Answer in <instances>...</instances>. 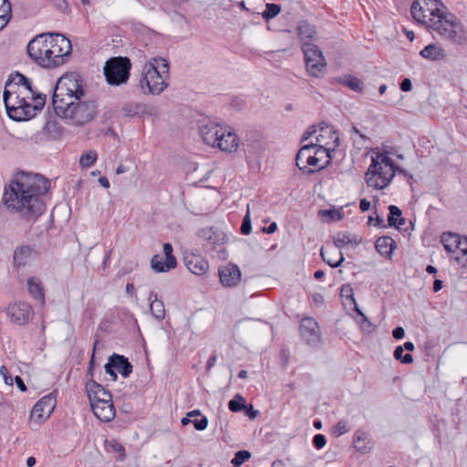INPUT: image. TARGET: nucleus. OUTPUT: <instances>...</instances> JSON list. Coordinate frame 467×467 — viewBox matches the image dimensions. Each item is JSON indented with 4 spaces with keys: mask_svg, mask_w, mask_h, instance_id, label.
<instances>
[{
    "mask_svg": "<svg viewBox=\"0 0 467 467\" xmlns=\"http://www.w3.org/2000/svg\"><path fill=\"white\" fill-rule=\"evenodd\" d=\"M55 113L74 126H83L95 119L97 102L84 89V81L76 72L63 75L57 82L52 97Z\"/></svg>",
    "mask_w": 467,
    "mask_h": 467,
    "instance_id": "f257e3e1",
    "label": "nucleus"
},
{
    "mask_svg": "<svg viewBox=\"0 0 467 467\" xmlns=\"http://www.w3.org/2000/svg\"><path fill=\"white\" fill-rule=\"evenodd\" d=\"M49 182L37 173L21 172L5 186L3 195L7 210L28 222H35L45 211L44 195Z\"/></svg>",
    "mask_w": 467,
    "mask_h": 467,
    "instance_id": "f03ea898",
    "label": "nucleus"
},
{
    "mask_svg": "<svg viewBox=\"0 0 467 467\" xmlns=\"http://www.w3.org/2000/svg\"><path fill=\"white\" fill-rule=\"evenodd\" d=\"M410 13L419 24L436 33L441 39L458 46L467 42L462 24L447 11L440 0H415Z\"/></svg>",
    "mask_w": 467,
    "mask_h": 467,
    "instance_id": "7ed1b4c3",
    "label": "nucleus"
},
{
    "mask_svg": "<svg viewBox=\"0 0 467 467\" xmlns=\"http://www.w3.org/2000/svg\"><path fill=\"white\" fill-rule=\"evenodd\" d=\"M3 99L7 115L16 121L35 117L46 103V96L26 97L8 84H5Z\"/></svg>",
    "mask_w": 467,
    "mask_h": 467,
    "instance_id": "20e7f679",
    "label": "nucleus"
},
{
    "mask_svg": "<svg viewBox=\"0 0 467 467\" xmlns=\"http://www.w3.org/2000/svg\"><path fill=\"white\" fill-rule=\"evenodd\" d=\"M169 63L162 57H153L143 66L140 87L145 95H160L168 87Z\"/></svg>",
    "mask_w": 467,
    "mask_h": 467,
    "instance_id": "39448f33",
    "label": "nucleus"
},
{
    "mask_svg": "<svg viewBox=\"0 0 467 467\" xmlns=\"http://www.w3.org/2000/svg\"><path fill=\"white\" fill-rule=\"evenodd\" d=\"M200 135L207 145L218 148L222 151L234 152L239 145L237 135L217 122L203 123L200 127Z\"/></svg>",
    "mask_w": 467,
    "mask_h": 467,
    "instance_id": "423d86ee",
    "label": "nucleus"
},
{
    "mask_svg": "<svg viewBox=\"0 0 467 467\" xmlns=\"http://www.w3.org/2000/svg\"><path fill=\"white\" fill-rule=\"evenodd\" d=\"M365 176L368 186L378 190L386 188L395 176L392 160L384 154L377 155L372 158Z\"/></svg>",
    "mask_w": 467,
    "mask_h": 467,
    "instance_id": "0eeeda50",
    "label": "nucleus"
},
{
    "mask_svg": "<svg viewBox=\"0 0 467 467\" xmlns=\"http://www.w3.org/2000/svg\"><path fill=\"white\" fill-rule=\"evenodd\" d=\"M130 60L125 57L109 58L104 66L106 81L112 86L125 84L130 78Z\"/></svg>",
    "mask_w": 467,
    "mask_h": 467,
    "instance_id": "6e6552de",
    "label": "nucleus"
},
{
    "mask_svg": "<svg viewBox=\"0 0 467 467\" xmlns=\"http://www.w3.org/2000/svg\"><path fill=\"white\" fill-rule=\"evenodd\" d=\"M48 33L41 34L33 38L27 45L28 56L43 67L52 68L55 62L50 52Z\"/></svg>",
    "mask_w": 467,
    "mask_h": 467,
    "instance_id": "1a4fd4ad",
    "label": "nucleus"
},
{
    "mask_svg": "<svg viewBox=\"0 0 467 467\" xmlns=\"http://www.w3.org/2000/svg\"><path fill=\"white\" fill-rule=\"evenodd\" d=\"M306 69L309 76L320 78L327 67V61L321 49L311 42L302 46Z\"/></svg>",
    "mask_w": 467,
    "mask_h": 467,
    "instance_id": "9d476101",
    "label": "nucleus"
},
{
    "mask_svg": "<svg viewBox=\"0 0 467 467\" xmlns=\"http://www.w3.org/2000/svg\"><path fill=\"white\" fill-rule=\"evenodd\" d=\"M50 46H52L50 52L55 62V67L64 65L68 61L71 52L72 45L68 38L57 33H48Z\"/></svg>",
    "mask_w": 467,
    "mask_h": 467,
    "instance_id": "9b49d317",
    "label": "nucleus"
},
{
    "mask_svg": "<svg viewBox=\"0 0 467 467\" xmlns=\"http://www.w3.org/2000/svg\"><path fill=\"white\" fill-rule=\"evenodd\" d=\"M331 154L327 153L323 149L313 152V156L305 158V161H297L296 166L306 174H313L325 169L331 161Z\"/></svg>",
    "mask_w": 467,
    "mask_h": 467,
    "instance_id": "f8f14e48",
    "label": "nucleus"
},
{
    "mask_svg": "<svg viewBox=\"0 0 467 467\" xmlns=\"http://www.w3.org/2000/svg\"><path fill=\"white\" fill-rule=\"evenodd\" d=\"M56 407V398L53 394H48L40 399L33 407L30 415V421L40 425L46 420Z\"/></svg>",
    "mask_w": 467,
    "mask_h": 467,
    "instance_id": "ddd939ff",
    "label": "nucleus"
},
{
    "mask_svg": "<svg viewBox=\"0 0 467 467\" xmlns=\"http://www.w3.org/2000/svg\"><path fill=\"white\" fill-rule=\"evenodd\" d=\"M316 144L330 154L339 146V136L333 127L326 125L319 129V133L316 137Z\"/></svg>",
    "mask_w": 467,
    "mask_h": 467,
    "instance_id": "4468645a",
    "label": "nucleus"
},
{
    "mask_svg": "<svg viewBox=\"0 0 467 467\" xmlns=\"http://www.w3.org/2000/svg\"><path fill=\"white\" fill-rule=\"evenodd\" d=\"M299 331L302 339L309 346H317L321 340L318 324L312 317L301 320Z\"/></svg>",
    "mask_w": 467,
    "mask_h": 467,
    "instance_id": "2eb2a0df",
    "label": "nucleus"
},
{
    "mask_svg": "<svg viewBox=\"0 0 467 467\" xmlns=\"http://www.w3.org/2000/svg\"><path fill=\"white\" fill-rule=\"evenodd\" d=\"M7 314L15 323L24 325L32 318L33 310L28 303L16 302L9 306Z\"/></svg>",
    "mask_w": 467,
    "mask_h": 467,
    "instance_id": "dca6fc26",
    "label": "nucleus"
},
{
    "mask_svg": "<svg viewBox=\"0 0 467 467\" xmlns=\"http://www.w3.org/2000/svg\"><path fill=\"white\" fill-rule=\"evenodd\" d=\"M241 270L234 264H227L219 268V277L221 284L224 287H233L241 281Z\"/></svg>",
    "mask_w": 467,
    "mask_h": 467,
    "instance_id": "f3484780",
    "label": "nucleus"
},
{
    "mask_svg": "<svg viewBox=\"0 0 467 467\" xmlns=\"http://www.w3.org/2000/svg\"><path fill=\"white\" fill-rule=\"evenodd\" d=\"M86 390L90 405L112 400L111 394L106 390L102 385L93 379L87 382Z\"/></svg>",
    "mask_w": 467,
    "mask_h": 467,
    "instance_id": "a211bd4d",
    "label": "nucleus"
},
{
    "mask_svg": "<svg viewBox=\"0 0 467 467\" xmlns=\"http://www.w3.org/2000/svg\"><path fill=\"white\" fill-rule=\"evenodd\" d=\"M183 261L188 270L196 275H202L209 269L208 262L199 254H186Z\"/></svg>",
    "mask_w": 467,
    "mask_h": 467,
    "instance_id": "6ab92c4d",
    "label": "nucleus"
},
{
    "mask_svg": "<svg viewBox=\"0 0 467 467\" xmlns=\"http://www.w3.org/2000/svg\"><path fill=\"white\" fill-rule=\"evenodd\" d=\"M199 236L206 241L209 244L215 247L222 245L226 242V234L214 227H206L199 232Z\"/></svg>",
    "mask_w": 467,
    "mask_h": 467,
    "instance_id": "aec40b11",
    "label": "nucleus"
},
{
    "mask_svg": "<svg viewBox=\"0 0 467 467\" xmlns=\"http://www.w3.org/2000/svg\"><path fill=\"white\" fill-rule=\"evenodd\" d=\"M94 415L101 421L109 422L115 417V408L112 400L90 405Z\"/></svg>",
    "mask_w": 467,
    "mask_h": 467,
    "instance_id": "412c9836",
    "label": "nucleus"
},
{
    "mask_svg": "<svg viewBox=\"0 0 467 467\" xmlns=\"http://www.w3.org/2000/svg\"><path fill=\"white\" fill-rule=\"evenodd\" d=\"M36 252L29 245H21L14 251L13 262L16 267H24L32 260Z\"/></svg>",
    "mask_w": 467,
    "mask_h": 467,
    "instance_id": "4be33fe9",
    "label": "nucleus"
},
{
    "mask_svg": "<svg viewBox=\"0 0 467 467\" xmlns=\"http://www.w3.org/2000/svg\"><path fill=\"white\" fill-rule=\"evenodd\" d=\"M353 443L356 451L362 454L368 453L373 447L370 435L360 430L354 433Z\"/></svg>",
    "mask_w": 467,
    "mask_h": 467,
    "instance_id": "5701e85b",
    "label": "nucleus"
},
{
    "mask_svg": "<svg viewBox=\"0 0 467 467\" xmlns=\"http://www.w3.org/2000/svg\"><path fill=\"white\" fill-rule=\"evenodd\" d=\"M296 31L302 45L305 42H311L317 39L316 26L306 21H301L296 27Z\"/></svg>",
    "mask_w": 467,
    "mask_h": 467,
    "instance_id": "b1692460",
    "label": "nucleus"
},
{
    "mask_svg": "<svg viewBox=\"0 0 467 467\" xmlns=\"http://www.w3.org/2000/svg\"><path fill=\"white\" fill-rule=\"evenodd\" d=\"M148 300L150 301V311L151 315L159 321L165 317V307L162 300L158 298V294L150 291Z\"/></svg>",
    "mask_w": 467,
    "mask_h": 467,
    "instance_id": "393cba45",
    "label": "nucleus"
},
{
    "mask_svg": "<svg viewBox=\"0 0 467 467\" xmlns=\"http://www.w3.org/2000/svg\"><path fill=\"white\" fill-rule=\"evenodd\" d=\"M109 361L112 362L115 369L118 370L124 378H127L131 374L132 365L124 356L114 353L109 357Z\"/></svg>",
    "mask_w": 467,
    "mask_h": 467,
    "instance_id": "a878e982",
    "label": "nucleus"
},
{
    "mask_svg": "<svg viewBox=\"0 0 467 467\" xmlns=\"http://www.w3.org/2000/svg\"><path fill=\"white\" fill-rule=\"evenodd\" d=\"M27 289L31 296L39 302L41 306L45 304V291L42 282L36 277L27 279Z\"/></svg>",
    "mask_w": 467,
    "mask_h": 467,
    "instance_id": "bb28decb",
    "label": "nucleus"
},
{
    "mask_svg": "<svg viewBox=\"0 0 467 467\" xmlns=\"http://www.w3.org/2000/svg\"><path fill=\"white\" fill-rule=\"evenodd\" d=\"M375 247L381 255L390 257L396 248V242L389 236H381L377 239Z\"/></svg>",
    "mask_w": 467,
    "mask_h": 467,
    "instance_id": "cd10ccee",
    "label": "nucleus"
},
{
    "mask_svg": "<svg viewBox=\"0 0 467 467\" xmlns=\"http://www.w3.org/2000/svg\"><path fill=\"white\" fill-rule=\"evenodd\" d=\"M420 55L427 59L439 61L445 57V50L435 44H430L426 46L420 52Z\"/></svg>",
    "mask_w": 467,
    "mask_h": 467,
    "instance_id": "c85d7f7f",
    "label": "nucleus"
},
{
    "mask_svg": "<svg viewBox=\"0 0 467 467\" xmlns=\"http://www.w3.org/2000/svg\"><path fill=\"white\" fill-rule=\"evenodd\" d=\"M461 235L454 233H444L441 237V241L444 249L450 254L457 253V245L460 244Z\"/></svg>",
    "mask_w": 467,
    "mask_h": 467,
    "instance_id": "c756f323",
    "label": "nucleus"
},
{
    "mask_svg": "<svg viewBox=\"0 0 467 467\" xmlns=\"http://www.w3.org/2000/svg\"><path fill=\"white\" fill-rule=\"evenodd\" d=\"M361 243V238L356 235H351L347 233H337L334 237V248L340 249L347 244L358 245Z\"/></svg>",
    "mask_w": 467,
    "mask_h": 467,
    "instance_id": "7c9ffc66",
    "label": "nucleus"
},
{
    "mask_svg": "<svg viewBox=\"0 0 467 467\" xmlns=\"http://www.w3.org/2000/svg\"><path fill=\"white\" fill-rule=\"evenodd\" d=\"M337 253V251L334 247L332 249H327V250H324V248L322 247L320 250V255H321L323 261H325L328 265H330L333 268H337V267L340 266L345 260L344 255L341 252H338V254H339L338 260H334L332 258V255Z\"/></svg>",
    "mask_w": 467,
    "mask_h": 467,
    "instance_id": "2f4dec72",
    "label": "nucleus"
},
{
    "mask_svg": "<svg viewBox=\"0 0 467 467\" xmlns=\"http://www.w3.org/2000/svg\"><path fill=\"white\" fill-rule=\"evenodd\" d=\"M389 214L388 217V223L389 226H395L400 228L405 224V219L401 217V210L396 205L389 206Z\"/></svg>",
    "mask_w": 467,
    "mask_h": 467,
    "instance_id": "473e14b6",
    "label": "nucleus"
},
{
    "mask_svg": "<svg viewBox=\"0 0 467 467\" xmlns=\"http://www.w3.org/2000/svg\"><path fill=\"white\" fill-rule=\"evenodd\" d=\"M121 112L129 117L142 115L146 112V106L140 103H127L121 108Z\"/></svg>",
    "mask_w": 467,
    "mask_h": 467,
    "instance_id": "72a5a7b5",
    "label": "nucleus"
},
{
    "mask_svg": "<svg viewBox=\"0 0 467 467\" xmlns=\"http://www.w3.org/2000/svg\"><path fill=\"white\" fill-rule=\"evenodd\" d=\"M9 87H14L18 92L26 97H37L45 96L44 94L37 93L32 88V81L26 77V81H23L22 85L15 86L14 84H8Z\"/></svg>",
    "mask_w": 467,
    "mask_h": 467,
    "instance_id": "f704fd0d",
    "label": "nucleus"
},
{
    "mask_svg": "<svg viewBox=\"0 0 467 467\" xmlns=\"http://www.w3.org/2000/svg\"><path fill=\"white\" fill-rule=\"evenodd\" d=\"M338 82L348 87L351 90L360 92L363 89V83L356 77L347 75L338 78Z\"/></svg>",
    "mask_w": 467,
    "mask_h": 467,
    "instance_id": "c9c22d12",
    "label": "nucleus"
},
{
    "mask_svg": "<svg viewBox=\"0 0 467 467\" xmlns=\"http://www.w3.org/2000/svg\"><path fill=\"white\" fill-rule=\"evenodd\" d=\"M43 130L52 139H57L62 135V127L56 120H47Z\"/></svg>",
    "mask_w": 467,
    "mask_h": 467,
    "instance_id": "e433bc0d",
    "label": "nucleus"
},
{
    "mask_svg": "<svg viewBox=\"0 0 467 467\" xmlns=\"http://www.w3.org/2000/svg\"><path fill=\"white\" fill-rule=\"evenodd\" d=\"M317 150H321V148L313 142L303 145L296 154V162L305 161V158H308V156H313V152Z\"/></svg>",
    "mask_w": 467,
    "mask_h": 467,
    "instance_id": "4c0bfd02",
    "label": "nucleus"
},
{
    "mask_svg": "<svg viewBox=\"0 0 467 467\" xmlns=\"http://www.w3.org/2000/svg\"><path fill=\"white\" fill-rule=\"evenodd\" d=\"M151 268L157 273L168 272L167 260L160 254H155L150 260Z\"/></svg>",
    "mask_w": 467,
    "mask_h": 467,
    "instance_id": "58836bf2",
    "label": "nucleus"
},
{
    "mask_svg": "<svg viewBox=\"0 0 467 467\" xmlns=\"http://www.w3.org/2000/svg\"><path fill=\"white\" fill-rule=\"evenodd\" d=\"M228 408L233 412L243 410L244 408H246L244 398L240 394H236L234 399L229 401Z\"/></svg>",
    "mask_w": 467,
    "mask_h": 467,
    "instance_id": "ea45409f",
    "label": "nucleus"
},
{
    "mask_svg": "<svg viewBox=\"0 0 467 467\" xmlns=\"http://www.w3.org/2000/svg\"><path fill=\"white\" fill-rule=\"evenodd\" d=\"M98 155L95 150H88L84 152L79 160V164L83 168L91 167L97 161Z\"/></svg>",
    "mask_w": 467,
    "mask_h": 467,
    "instance_id": "a19ab883",
    "label": "nucleus"
},
{
    "mask_svg": "<svg viewBox=\"0 0 467 467\" xmlns=\"http://www.w3.org/2000/svg\"><path fill=\"white\" fill-rule=\"evenodd\" d=\"M163 254L165 259L167 260L168 268H175L177 265V261L172 254V246L171 244L166 243L163 244Z\"/></svg>",
    "mask_w": 467,
    "mask_h": 467,
    "instance_id": "79ce46f5",
    "label": "nucleus"
},
{
    "mask_svg": "<svg viewBox=\"0 0 467 467\" xmlns=\"http://www.w3.org/2000/svg\"><path fill=\"white\" fill-rule=\"evenodd\" d=\"M106 447L107 450L109 451L119 453L120 460H123L125 458V449L116 440L106 441Z\"/></svg>",
    "mask_w": 467,
    "mask_h": 467,
    "instance_id": "37998d69",
    "label": "nucleus"
},
{
    "mask_svg": "<svg viewBox=\"0 0 467 467\" xmlns=\"http://www.w3.org/2000/svg\"><path fill=\"white\" fill-rule=\"evenodd\" d=\"M404 348L402 346L396 347L393 356L397 360L403 364H410L413 362V357L410 354L403 355Z\"/></svg>",
    "mask_w": 467,
    "mask_h": 467,
    "instance_id": "c03bdc74",
    "label": "nucleus"
},
{
    "mask_svg": "<svg viewBox=\"0 0 467 467\" xmlns=\"http://www.w3.org/2000/svg\"><path fill=\"white\" fill-rule=\"evenodd\" d=\"M350 431L348 423L345 420H339L332 429V434L335 437H339Z\"/></svg>",
    "mask_w": 467,
    "mask_h": 467,
    "instance_id": "a18cd8bd",
    "label": "nucleus"
},
{
    "mask_svg": "<svg viewBox=\"0 0 467 467\" xmlns=\"http://www.w3.org/2000/svg\"><path fill=\"white\" fill-rule=\"evenodd\" d=\"M250 457L251 453L248 451H238L235 452L234 457L232 459L231 462L234 467H237L245 462Z\"/></svg>",
    "mask_w": 467,
    "mask_h": 467,
    "instance_id": "49530a36",
    "label": "nucleus"
},
{
    "mask_svg": "<svg viewBox=\"0 0 467 467\" xmlns=\"http://www.w3.org/2000/svg\"><path fill=\"white\" fill-rule=\"evenodd\" d=\"M281 12V7L275 4H267L263 13V17L266 20L274 18Z\"/></svg>",
    "mask_w": 467,
    "mask_h": 467,
    "instance_id": "de8ad7c7",
    "label": "nucleus"
},
{
    "mask_svg": "<svg viewBox=\"0 0 467 467\" xmlns=\"http://www.w3.org/2000/svg\"><path fill=\"white\" fill-rule=\"evenodd\" d=\"M12 17V7L4 5L3 10H0V30H2L10 21Z\"/></svg>",
    "mask_w": 467,
    "mask_h": 467,
    "instance_id": "09e8293b",
    "label": "nucleus"
},
{
    "mask_svg": "<svg viewBox=\"0 0 467 467\" xmlns=\"http://www.w3.org/2000/svg\"><path fill=\"white\" fill-rule=\"evenodd\" d=\"M454 258L456 260H460L461 257L467 256V238L462 237L460 238V244L457 245V253L454 254Z\"/></svg>",
    "mask_w": 467,
    "mask_h": 467,
    "instance_id": "8fccbe9b",
    "label": "nucleus"
},
{
    "mask_svg": "<svg viewBox=\"0 0 467 467\" xmlns=\"http://www.w3.org/2000/svg\"><path fill=\"white\" fill-rule=\"evenodd\" d=\"M251 231H252V223H251L250 210H249V205H248L246 214L244 217L243 223L241 225V233L243 234L246 235V234H249L251 233Z\"/></svg>",
    "mask_w": 467,
    "mask_h": 467,
    "instance_id": "3c124183",
    "label": "nucleus"
},
{
    "mask_svg": "<svg viewBox=\"0 0 467 467\" xmlns=\"http://www.w3.org/2000/svg\"><path fill=\"white\" fill-rule=\"evenodd\" d=\"M23 81H26V77L18 72L11 74L6 84H14L15 86L22 85Z\"/></svg>",
    "mask_w": 467,
    "mask_h": 467,
    "instance_id": "603ef678",
    "label": "nucleus"
},
{
    "mask_svg": "<svg viewBox=\"0 0 467 467\" xmlns=\"http://www.w3.org/2000/svg\"><path fill=\"white\" fill-rule=\"evenodd\" d=\"M323 216H328L333 221H339L343 218V214L337 210L321 211Z\"/></svg>",
    "mask_w": 467,
    "mask_h": 467,
    "instance_id": "864d4df0",
    "label": "nucleus"
},
{
    "mask_svg": "<svg viewBox=\"0 0 467 467\" xmlns=\"http://www.w3.org/2000/svg\"><path fill=\"white\" fill-rule=\"evenodd\" d=\"M194 425V428L197 431H203L208 426V419L205 416H202L201 419H196L192 421Z\"/></svg>",
    "mask_w": 467,
    "mask_h": 467,
    "instance_id": "5fc2aeb1",
    "label": "nucleus"
},
{
    "mask_svg": "<svg viewBox=\"0 0 467 467\" xmlns=\"http://www.w3.org/2000/svg\"><path fill=\"white\" fill-rule=\"evenodd\" d=\"M326 437L322 434H317L313 438V444L317 449H322L326 445Z\"/></svg>",
    "mask_w": 467,
    "mask_h": 467,
    "instance_id": "6e6d98bb",
    "label": "nucleus"
},
{
    "mask_svg": "<svg viewBox=\"0 0 467 467\" xmlns=\"http://www.w3.org/2000/svg\"><path fill=\"white\" fill-rule=\"evenodd\" d=\"M357 313L362 317L361 328L365 331H371L372 324L368 320L366 316L357 307Z\"/></svg>",
    "mask_w": 467,
    "mask_h": 467,
    "instance_id": "4d7b16f0",
    "label": "nucleus"
},
{
    "mask_svg": "<svg viewBox=\"0 0 467 467\" xmlns=\"http://www.w3.org/2000/svg\"><path fill=\"white\" fill-rule=\"evenodd\" d=\"M104 368H105L106 373L109 374L111 377V379L113 381H116L117 379H118V376H117L116 372H115V368L113 367L112 362L109 360L105 364Z\"/></svg>",
    "mask_w": 467,
    "mask_h": 467,
    "instance_id": "13d9d810",
    "label": "nucleus"
},
{
    "mask_svg": "<svg viewBox=\"0 0 467 467\" xmlns=\"http://www.w3.org/2000/svg\"><path fill=\"white\" fill-rule=\"evenodd\" d=\"M243 410H245V414L251 420L255 419L258 416V414H259V411L254 410L252 404L246 405V408H244Z\"/></svg>",
    "mask_w": 467,
    "mask_h": 467,
    "instance_id": "bf43d9fd",
    "label": "nucleus"
},
{
    "mask_svg": "<svg viewBox=\"0 0 467 467\" xmlns=\"http://www.w3.org/2000/svg\"><path fill=\"white\" fill-rule=\"evenodd\" d=\"M404 336H405V330L401 327H397L396 328H394L392 330V337L395 339H401L404 337Z\"/></svg>",
    "mask_w": 467,
    "mask_h": 467,
    "instance_id": "052dcab7",
    "label": "nucleus"
},
{
    "mask_svg": "<svg viewBox=\"0 0 467 467\" xmlns=\"http://www.w3.org/2000/svg\"><path fill=\"white\" fill-rule=\"evenodd\" d=\"M412 85L410 78H404L400 83V89L404 92L411 90Z\"/></svg>",
    "mask_w": 467,
    "mask_h": 467,
    "instance_id": "680f3d73",
    "label": "nucleus"
},
{
    "mask_svg": "<svg viewBox=\"0 0 467 467\" xmlns=\"http://www.w3.org/2000/svg\"><path fill=\"white\" fill-rule=\"evenodd\" d=\"M383 223H384L383 219L381 217H379V216H377L376 218H373L372 216L368 217V224H372L373 223L376 226L385 227Z\"/></svg>",
    "mask_w": 467,
    "mask_h": 467,
    "instance_id": "e2e57ef3",
    "label": "nucleus"
},
{
    "mask_svg": "<svg viewBox=\"0 0 467 467\" xmlns=\"http://www.w3.org/2000/svg\"><path fill=\"white\" fill-rule=\"evenodd\" d=\"M0 372H1V374H2V375L4 376V378H5V383H6V384H10V385H12V384H13V379H12V378H11V377H7V373H8L7 368H6L5 367H4V366H3V367H1V368H0Z\"/></svg>",
    "mask_w": 467,
    "mask_h": 467,
    "instance_id": "0e129e2a",
    "label": "nucleus"
},
{
    "mask_svg": "<svg viewBox=\"0 0 467 467\" xmlns=\"http://www.w3.org/2000/svg\"><path fill=\"white\" fill-rule=\"evenodd\" d=\"M317 130V128L316 126H312L310 128V130H308L307 131H306L302 137V141H306L314 133H316Z\"/></svg>",
    "mask_w": 467,
    "mask_h": 467,
    "instance_id": "69168bd1",
    "label": "nucleus"
},
{
    "mask_svg": "<svg viewBox=\"0 0 467 467\" xmlns=\"http://www.w3.org/2000/svg\"><path fill=\"white\" fill-rule=\"evenodd\" d=\"M15 381H16V386L18 387V389L21 390V391H26V386L24 382V380L19 377V376H16L15 378Z\"/></svg>",
    "mask_w": 467,
    "mask_h": 467,
    "instance_id": "338daca9",
    "label": "nucleus"
},
{
    "mask_svg": "<svg viewBox=\"0 0 467 467\" xmlns=\"http://www.w3.org/2000/svg\"><path fill=\"white\" fill-rule=\"evenodd\" d=\"M359 208L362 212H367L370 208V202L367 199H361L359 202Z\"/></svg>",
    "mask_w": 467,
    "mask_h": 467,
    "instance_id": "774afa93",
    "label": "nucleus"
}]
</instances>
